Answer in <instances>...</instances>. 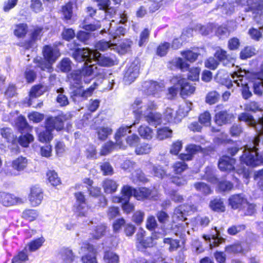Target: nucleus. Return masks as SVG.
<instances>
[{
	"label": "nucleus",
	"mask_w": 263,
	"mask_h": 263,
	"mask_svg": "<svg viewBox=\"0 0 263 263\" xmlns=\"http://www.w3.org/2000/svg\"><path fill=\"white\" fill-rule=\"evenodd\" d=\"M151 29L147 27L143 28L140 32L138 45L139 47L145 46L149 41Z\"/></svg>",
	"instance_id": "obj_33"
},
{
	"label": "nucleus",
	"mask_w": 263,
	"mask_h": 263,
	"mask_svg": "<svg viewBox=\"0 0 263 263\" xmlns=\"http://www.w3.org/2000/svg\"><path fill=\"white\" fill-rule=\"evenodd\" d=\"M238 120L239 121L247 123L249 126L253 128L255 127L256 120L254 119L253 115L250 114L247 111L240 113L238 115Z\"/></svg>",
	"instance_id": "obj_36"
},
{
	"label": "nucleus",
	"mask_w": 263,
	"mask_h": 263,
	"mask_svg": "<svg viewBox=\"0 0 263 263\" xmlns=\"http://www.w3.org/2000/svg\"><path fill=\"white\" fill-rule=\"evenodd\" d=\"M98 64L103 67H111L115 65V61L110 57L101 55L100 53H95Z\"/></svg>",
	"instance_id": "obj_31"
},
{
	"label": "nucleus",
	"mask_w": 263,
	"mask_h": 263,
	"mask_svg": "<svg viewBox=\"0 0 263 263\" xmlns=\"http://www.w3.org/2000/svg\"><path fill=\"white\" fill-rule=\"evenodd\" d=\"M178 206L183 211L184 213H185L187 215L191 214V213H193L195 212H197L198 210V207L197 205L194 204H189L187 203H185L183 204H181Z\"/></svg>",
	"instance_id": "obj_57"
},
{
	"label": "nucleus",
	"mask_w": 263,
	"mask_h": 263,
	"mask_svg": "<svg viewBox=\"0 0 263 263\" xmlns=\"http://www.w3.org/2000/svg\"><path fill=\"white\" fill-rule=\"evenodd\" d=\"M28 255L24 250L21 251L13 256L12 259V263H26L28 260Z\"/></svg>",
	"instance_id": "obj_55"
},
{
	"label": "nucleus",
	"mask_w": 263,
	"mask_h": 263,
	"mask_svg": "<svg viewBox=\"0 0 263 263\" xmlns=\"http://www.w3.org/2000/svg\"><path fill=\"white\" fill-rule=\"evenodd\" d=\"M18 143L24 147H27L29 144L33 142L34 137L32 135L27 133L25 135H20L17 138Z\"/></svg>",
	"instance_id": "obj_47"
},
{
	"label": "nucleus",
	"mask_w": 263,
	"mask_h": 263,
	"mask_svg": "<svg viewBox=\"0 0 263 263\" xmlns=\"http://www.w3.org/2000/svg\"><path fill=\"white\" fill-rule=\"evenodd\" d=\"M171 82L176 86H180V94L182 98H185L193 94L196 88L187 82L181 75H176L172 77Z\"/></svg>",
	"instance_id": "obj_10"
},
{
	"label": "nucleus",
	"mask_w": 263,
	"mask_h": 263,
	"mask_svg": "<svg viewBox=\"0 0 263 263\" xmlns=\"http://www.w3.org/2000/svg\"><path fill=\"white\" fill-rule=\"evenodd\" d=\"M161 85L158 82L152 80L149 81L147 87V92L151 95H154L158 91H161Z\"/></svg>",
	"instance_id": "obj_54"
},
{
	"label": "nucleus",
	"mask_w": 263,
	"mask_h": 263,
	"mask_svg": "<svg viewBox=\"0 0 263 263\" xmlns=\"http://www.w3.org/2000/svg\"><path fill=\"white\" fill-rule=\"evenodd\" d=\"M46 90L44 89V86L41 84L33 85L30 91L29 96L32 98H35L43 95Z\"/></svg>",
	"instance_id": "obj_44"
},
{
	"label": "nucleus",
	"mask_w": 263,
	"mask_h": 263,
	"mask_svg": "<svg viewBox=\"0 0 263 263\" xmlns=\"http://www.w3.org/2000/svg\"><path fill=\"white\" fill-rule=\"evenodd\" d=\"M214 117L215 123L218 126L231 124L234 120L235 116L232 113L224 108L222 104L216 105Z\"/></svg>",
	"instance_id": "obj_9"
},
{
	"label": "nucleus",
	"mask_w": 263,
	"mask_h": 263,
	"mask_svg": "<svg viewBox=\"0 0 263 263\" xmlns=\"http://www.w3.org/2000/svg\"><path fill=\"white\" fill-rule=\"evenodd\" d=\"M39 216V213L37 210L26 208L23 211L21 217L22 219L30 222L36 220Z\"/></svg>",
	"instance_id": "obj_29"
},
{
	"label": "nucleus",
	"mask_w": 263,
	"mask_h": 263,
	"mask_svg": "<svg viewBox=\"0 0 263 263\" xmlns=\"http://www.w3.org/2000/svg\"><path fill=\"white\" fill-rule=\"evenodd\" d=\"M112 129L108 127H99L97 129V134L99 139L103 141L106 139L108 136L110 135Z\"/></svg>",
	"instance_id": "obj_62"
},
{
	"label": "nucleus",
	"mask_w": 263,
	"mask_h": 263,
	"mask_svg": "<svg viewBox=\"0 0 263 263\" xmlns=\"http://www.w3.org/2000/svg\"><path fill=\"white\" fill-rule=\"evenodd\" d=\"M216 170L211 166H207L204 169V174L202 179L212 184H216L218 182V178L215 173Z\"/></svg>",
	"instance_id": "obj_26"
},
{
	"label": "nucleus",
	"mask_w": 263,
	"mask_h": 263,
	"mask_svg": "<svg viewBox=\"0 0 263 263\" xmlns=\"http://www.w3.org/2000/svg\"><path fill=\"white\" fill-rule=\"evenodd\" d=\"M97 69V67L95 65H87V63L85 62L84 66L79 70L81 73L82 76L88 77L91 76L95 70Z\"/></svg>",
	"instance_id": "obj_56"
},
{
	"label": "nucleus",
	"mask_w": 263,
	"mask_h": 263,
	"mask_svg": "<svg viewBox=\"0 0 263 263\" xmlns=\"http://www.w3.org/2000/svg\"><path fill=\"white\" fill-rule=\"evenodd\" d=\"M44 198V191L38 184L32 185L30 188L28 198L30 205L33 207L39 206Z\"/></svg>",
	"instance_id": "obj_13"
},
{
	"label": "nucleus",
	"mask_w": 263,
	"mask_h": 263,
	"mask_svg": "<svg viewBox=\"0 0 263 263\" xmlns=\"http://www.w3.org/2000/svg\"><path fill=\"white\" fill-rule=\"evenodd\" d=\"M103 259L106 263H119V256L111 250H106L104 252Z\"/></svg>",
	"instance_id": "obj_41"
},
{
	"label": "nucleus",
	"mask_w": 263,
	"mask_h": 263,
	"mask_svg": "<svg viewBox=\"0 0 263 263\" xmlns=\"http://www.w3.org/2000/svg\"><path fill=\"white\" fill-rule=\"evenodd\" d=\"M33 63L36 64L35 68H38L42 71L47 70L48 71H51L52 67V65L47 60L42 58H36L33 59Z\"/></svg>",
	"instance_id": "obj_34"
},
{
	"label": "nucleus",
	"mask_w": 263,
	"mask_h": 263,
	"mask_svg": "<svg viewBox=\"0 0 263 263\" xmlns=\"http://www.w3.org/2000/svg\"><path fill=\"white\" fill-rule=\"evenodd\" d=\"M216 184H217L218 191L222 193L230 192L234 187V183L232 182L227 180H218Z\"/></svg>",
	"instance_id": "obj_38"
},
{
	"label": "nucleus",
	"mask_w": 263,
	"mask_h": 263,
	"mask_svg": "<svg viewBox=\"0 0 263 263\" xmlns=\"http://www.w3.org/2000/svg\"><path fill=\"white\" fill-rule=\"evenodd\" d=\"M209 207L212 211L219 213H224L226 210L223 199L220 197H216L211 200Z\"/></svg>",
	"instance_id": "obj_22"
},
{
	"label": "nucleus",
	"mask_w": 263,
	"mask_h": 263,
	"mask_svg": "<svg viewBox=\"0 0 263 263\" xmlns=\"http://www.w3.org/2000/svg\"><path fill=\"white\" fill-rule=\"evenodd\" d=\"M220 95L216 91H211L208 93L205 97V102L210 105H213L217 102Z\"/></svg>",
	"instance_id": "obj_60"
},
{
	"label": "nucleus",
	"mask_w": 263,
	"mask_h": 263,
	"mask_svg": "<svg viewBox=\"0 0 263 263\" xmlns=\"http://www.w3.org/2000/svg\"><path fill=\"white\" fill-rule=\"evenodd\" d=\"M228 203L234 210L241 211L247 206V215H252L255 212V205L250 203L245 195L242 193L231 195L228 199Z\"/></svg>",
	"instance_id": "obj_3"
},
{
	"label": "nucleus",
	"mask_w": 263,
	"mask_h": 263,
	"mask_svg": "<svg viewBox=\"0 0 263 263\" xmlns=\"http://www.w3.org/2000/svg\"><path fill=\"white\" fill-rule=\"evenodd\" d=\"M236 160L227 155H223L220 157L217 166L219 170L222 172L231 173L235 171V164Z\"/></svg>",
	"instance_id": "obj_14"
},
{
	"label": "nucleus",
	"mask_w": 263,
	"mask_h": 263,
	"mask_svg": "<svg viewBox=\"0 0 263 263\" xmlns=\"http://www.w3.org/2000/svg\"><path fill=\"white\" fill-rule=\"evenodd\" d=\"M13 30L14 35L18 39L24 38L28 32V26L26 23H19L15 25Z\"/></svg>",
	"instance_id": "obj_32"
},
{
	"label": "nucleus",
	"mask_w": 263,
	"mask_h": 263,
	"mask_svg": "<svg viewBox=\"0 0 263 263\" xmlns=\"http://www.w3.org/2000/svg\"><path fill=\"white\" fill-rule=\"evenodd\" d=\"M53 130L45 125V129L37 132V140L43 143H48L53 138Z\"/></svg>",
	"instance_id": "obj_25"
},
{
	"label": "nucleus",
	"mask_w": 263,
	"mask_h": 263,
	"mask_svg": "<svg viewBox=\"0 0 263 263\" xmlns=\"http://www.w3.org/2000/svg\"><path fill=\"white\" fill-rule=\"evenodd\" d=\"M47 181L53 186H57L62 183L61 178L54 170H48L46 172Z\"/></svg>",
	"instance_id": "obj_35"
},
{
	"label": "nucleus",
	"mask_w": 263,
	"mask_h": 263,
	"mask_svg": "<svg viewBox=\"0 0 263 263\" xmlns=\"http://www.w3.org/2000/svg\"><path fill=\"white\" fill-rule=\"evenodd\" d=\"M0 203L4 206H11L18 204H23L24 203V200L13 194L0 192Z\"/></svg>",
	"instance_id": "obj_17"
},
{
	"label": "nucleus",
	"mask_w": 263,
	"mask_h": 263,
	"mask_svg": "<svg viewBox=\"0 0 263 263\" xmlns=\"http://www.w3.org/2000/svg\"><path fill=\"white\" fill-rule=\"evenodd\" d=\"M198 49V47H192L191 49H185L181 51L180 54L184 60L190 63H194L198 59L200 55L199 52H194V49Z\"/></svg>",
	"instance_id": "obj_28"
},
{
	"label": "nucleus",
	"mask_w": 263,
	"mask_h": 263,
	"mask_svg": "<svg viewBox=\"0 0 263 263\" xmlns=\"http://www.w3.org/2000/svg\"><path fill=\"white\" fill-rule=\"evenodd\" d=\"M42 55L44 59L53 65L61 56V52L58 48L51 45H45L42 48Z\"/></svg>",
	"instance_id": "obj_16"
},
{
	"label": "nucleus",
	"mask_w": 263,
	"mask_h": 263,
	"mask_svg": "<svg viewBox=\"0 0 263 263\" xmlns=\"http://www.w3.org/2000/svg\"><path fill=\"white\" fill-rule=\"evenodd\" d=\"M204 64L205 68L212 70H215L219 65L218 61L214 55L206 58L204 60Z\"/></svg>",
	"instance_id": "obj_51"
},
{
	"label": "nucleus",
	"mask_w": 263,
	"mask_h": 263,
	"mask_svg": "<svg viewBox=\"0 0 263 263\" xmlns=\"http://www.w3.org/2000/svg\"><path fill=\"white\" fill-rule=\"evenodd\" d=\"M163 242L164 243L169 245L168 250L173 252L176 250L180 247V240L179 239H174L172 238H165Z\"/></svg>",
	"instance_id": "obj_53"
},
{
	"label": "nucleus",
	"mask_w": 263,
	"mask_h": 263,
	"mask_svg": "<svg viewBox=\"0 0 263 263\" xmlns=\"http://www.w3.org/2000/svg\"><path fill=\"white\" fill-rule=\"evenodd\" d=\"M144 215V212L141 210H137L133 213L132 220L137 225H141L143 221Z\"/></svg>",
	"instance_id": "obj_63"
},
{
	"label": "nucleus",
	"mask_w": 263,
	"mask_h": 263,
	"mask_svg": "<svg viewBox=\"0 0 263 263\" xmlns=\"http://www.w3.org/2000/svg\"><path fill=\"white\" fill-rule=\"evenodd\" d=\"M116 146H117L116 142H114L111 141H108L102 146L100 152V155L106 156L109 154L115 148Z\"/></svg>",
	"instance_id": "obj_52"
},
{
	"label": "nucleus",
	"mask_w": 263,
	"mask_h": 263,
	"mask_svg": "<svg viewBox=\"0 0 263 263\" xmlns=\"http://www.w3.org/2000/svg\"><path fill=\"white\" fill-rule=\"evenodd\" d=\"M15 125L18 132L22 134L28 132L31 129L26 118L23 115H20L16 118Z\"/></svg>",
	"instance_id": "obj_30"
},
{
	"label": "nucleus",
	"mask_w": 263,
	"mask_h": 263,
	"mask_svg": "<svg viewBox=\"0 0 263 263\" xmlns=\"http://www.w3.org/2000/svg\"><path fill=\"white\" fill-rule=\"evenodd\" d=\"M196 190L203 195H208L212 193V190L209 185L203 182H197L194 184Z\"/></svg>",
	"instance_id": "obj_37"
},
{
	"label": "nucleus",
	"mask_w": 263,
	"mask_h": 263,
	"mask_svg": "<svg viewBox=\"0 0 263 263\" xmlns=\"http://www.w3.org/2000/svg\"><path fill=\"white\" fill-rule=\"evenodd\" d=\"M109 231V228L105 223H100L92 227L90 233L89 240H98L105 236Z\"/></svg>",
	"instance_id": "obj_20"
},
{
	"label": "nucleus",
	"mask_w": 263,
	"mask_h": 263,
	"mask_svg": "<svg viewBox=\"0 0 263 263\" xmlns=\"http://www.w3.org/2000/svg\"><path fill=\"white\" fill-rule=\"evenodd\" d=\"M45 242V239L41 237L30 241L28 244V249L30 252H34L39 249Z\"/></svg>",
	"instance_id": "obj_48"
},
{
	"label": "nucleus",
	"mask_w": 263,
	"mask_h": 263,
	"mask_svg": "<svg viewBox=\"0 0 263 263\" xmlns=\"http://www.w3.org/2000/svg\"><path fill=\"white\" fill-rule=\"evenodd\" d=\"M244 107L245 111L247 112H256L263 110L259 103L254 100L250 101L245 103Z\"/></svg>",
	"instance_id": "obj_39"
},
{
	"label": "nucleus",
	"mask_w": 263,
	"mask_h": 263,
	"mask_svg": "<svg viewBox=\"0 0 263 263\" xmlns=\"http://www.w3.org/2000/svg\"><path fill=\"white\" fill-rule=\"evenodd\" d=\"M259 80V81L254 82L253 89L254 94L260 97L263 95V79Z\"/></svg>",
	"instance_id": "obj_64"
},
{
	"label": "nucleus",
	"mask_w": 263,
	"mask_h": 263,
	"mask_svg": "<svg viewBox=\"0 0 263 263\" xmlns=\"http://www.w3.org/2000/svg\"><path fill=\"white\" fill-rule=\"evenodd\" d=\"M71 60L68 58H63L59 64V68L63 72H69L71 70Z\"/></svg>",
	"instance_id": "obj_49"
},
{
	"label": "nucleus",
	"mask_w": 263,
	"mask_h": 263,
	"mask_svg": "<svg viewBox=\"0 0 263 263\" xmlns=\"http://www.w3.org/2000/svg\"><path fill=\"white\" fill-rule=\"evenodd\" d=\"M120 194L121 196H115L112 197V202L114 203H121V207L124 213L126 215L130 214L135 210V205L130 202L131 197L121 189Z\"/></svg>",
	"instance_id": "obj_11"
},
{
	"label": "nucleus",
	"mask_w": 263,
	"mask_h": 263,
	"mask_svg": "<svg viewBox=\"0 0 263 263\" xmlns=\"http://www.w3.org/2000/svg\"><path fill=\"white\" fill-rule=\"evenodd\" d=\"M236 3L246 6L245 12H251L255 18L260 17L263 13V0H236Z\"/></svg>",
	"instance_id": "obj_8"
},
{
	"label": "nucleus",
	"mask_w": 263,
	"mask_h": 263,
	"mask_svg": "<svg viewBox=\"0 0 263 263\" xmlns=\"http://www.w3.org/2000/svg\"><path fill=\"white\" fill-rule=\"evenodd\" d=\"M146 232L143 228H139L136 234V247L138 250L145 251L147 248H153L156 245L152 243L151 238L146 237Z\"/></svg>",
	"instance_id": "obj_12"
},
{
	"label": "nucleus",
	"mask_w": 263,
	"mask_h": 263,
	"mask_svg": "<svg viewBox=\"0 0 263 263\" xmlns=\"http://www.w3.org/2000/svg\"><path fill=\"white\" fill-rule=\"evenodd\" d=\"M72 6V3L69 1L65 3L61 7L62 19L65 23H67L72 18L73 15Z\"/></svg>",
	"instance_id": "obj_27"
},
{
	"label": "nucleus",
	"mask_w": 263,
	"mask_h": 263,
	"mask_svg": "<svg viewBox=\"0 0 263 263\" xmlns=\"http://www.w3.org/2000/svg\"><path fill=\"white\" fill-rule=\"evenodd\" d=\"M96 55L92 51L88 48H77L74 49L72 53V57L74 60L78 62L85 61V62H91L94 59Z\"/></svg>",
	"instance_id": "obj_15"
},
{
	"label": "nucleus",
	"mask_w": 263,
	"mask_h": 263,
	"mask_svg": "<svg viewBox=\"0 0 263 263\" xmlns=\"http://www.w3.org/2000/svg\"><path fill=\"white\" fill-rule=\"evenodd\" d=\"M28 165V160L26 157L20 156L12 160L11 164L7 165L2 171L6 176H15L24 171Z\"/></svg>",
	"instance_id": "obj_6"
},
{
	"label": "nucleus",
	"mask_w": 263,
	"mask_h": 263,
	"mask_svg": "<svg viewBox=\"0 0 263 263\" xmlns=\"http://www.w3.org/2000/svg\"><path fill=\"white\" fill-rule=\"evenodd\" d=\"M139 135L143 139H151L153 135L152 129L145 125H140L138 129Z\"/></svg>",
	"instance_id": "obj_43"
},
{
	"label": "nucleus",
	"mask_w": 263,
	"mask_h": 263,
	"mask_svg": "<svg viewBox=\"0 0 263 263\" xmlns=\"http://www.w3.org/2000/svg\"><path fill=\"white\" fill-rule=\"evenodd\" d=\"M74 197L76 199L75 208L78 212H82L87 206V200L84 193L82 191L75 192Z\"/></svg>",
	"instance_id": "obj_23"
},
{
	"label": "nucleus",
	"mask_w": 263,
	"mask_h": 263,
	"mask_svg": "<svg viewBox=\"0 0 263 263\" xmlns=\"http://www.w3.org/2000/svg\"><path fill=\"white\" fill-rule=\"evenodd\" d=\"M121 188L129 197H133L136 200L143 202L150 200L152 196V190L145 186L134 187L130 185H123Z\"/></svg>",
	"instance_id": "obj_4"
},
{
	"label": "nucleus",
	"mask_w": 263,
	"mask_h": 263,
	"mask_svg": "<svg viewBox=\"0 0 263 263\" xmlns=\"http://www.w3.org/2000/svg\"><path fill=\"white\" fill-rule=\"evenodd\" d=\"M127 129V127H121L117 130L115 134L114 138L116 141V144L120 148H124V145L121 138L126 135Z\"/></svg>",
	"instance_id": "obj_40"
},
{
	"label": "nucleus",
	"mask_w": 263,
	"mask_h": 263,
	"mask_svg": "<svg viewBox=\"0 0 263 263\" xmlns=\"http://www.w3.org/2000/svg\"><path fill=\"white\" fill-rule=\"evenodd\" d=\"M243 132L242 126L240 124H233L230 128L229 133L232 137H239Z\"/></svg>",
	"instance_id": "obj_58"
},
{
	"label": "nucleus",
	"mask_w": 263,
	"mask_h": 263,
	"mask_svg": "<svg viewBox=\"0 0 263 263\" xmlns=\"http://www.w3.org/2000/svg\"><path fill=\"white\" fill-rule=\"evenodd\" d=\"M214 56L218 61V63H222L223 66L231 64L233 62V58L226 50L218 47L214 53Z\"/></svg>",
	"instance_id": "obj_21"
},
{
	"label": "nucleus",
	"mask_w": 263,
	"mask_h": 263,
	"mask_svg": "<svg viewBox=\"0 0 263 263\" xmlns=\"http://www.w3.org/2000/svg\"><path fill=\"white\" fill-rule=\"evenodd\" d=\"M101 186L106 194H112L117 191L118 184L114 179L105 178L102 182Z\"/></svg>",
	"instance_id": "obj_24"
},
{
	"label": "nucleus",
	"mask_w": 263,
	"mask_h": 263,
	"mask_svg": "<svg viewBox=\"0 0 263 263\" xmlns=\"http://www.w3.org/2000/svg\"><path fill=\"white\" fill-rule=\"evenodd\" d=\"M145 118L149 124L159 125L162 121L161 114L158 112H150L145 116Z\"/></svg>",
	"instance_id": "obj_42"
},
{
	"label": "nucleus",
	"mask_w": 263,
	"mask_h": 263,
	"mask_svg": "<svg viewBox=\"0 0 263 263\" xmlns=\"http://www.w3.org/2000/svg\"><path fill=\"white\" fill-rule=\"evenodd\" d=\"M67 78L69 83V88L72 90L70 97L73 100H75L77 98L86 100L88 97L92 96L98 86V84L94 82L90 87L85 90H83L82 83V73L79 70L71 72L67 75Z\"/></svg>",
	"instance_id": "obj_2"
},
{
	"label": "nucleus",
	"mask_w": 263,
	"mask_h": 263,
	"mask_svg": "<svg viewBox=\"0 0 263 263\" xmlns=\"http://www.w3.org/2000/svg\"><path fill=\"white\" fill-rule=\"evenodd\" d=\"M0 134L8 144V147L14 148L18 146V140L16 135L10 127H3L0 129Z\"/></svg>",
	"instance_id": "obj_19"
},
{
	"label": "nucleus",
	"mask_w": 263,
	"mask_h": 263,
	"mask_svg": "<svg viewBox=\"0 0 263 263\" xmlns=\"http://www.w3.org/2000/svg\"><path fill=\"white\" fill-rule=\"evenodd\" d=\"M171 47V44L167 42H163L158 45L156 49V53L157 55L163 57L165 56Z\"/></svg>",
	"instance_id": "obj_45"
},
{
	"label": "nucleus",
	"mask_w": 263,
	"mask_h": 263,
	"mask_svg": "<svg viewBox=\"0 0 263 263\" xmlns=\"http://www.w3.org/2000/svg\"><path fill=\"white\" fill-rule=\"evenodd\" d=\"M187 76V79L192 81H198L201 69L198 67L189 68Z\"/></svg>",
	"instance_id": "obj_50"
},
{
	"label": "nucleus",
	"mask_w": 263,
	"mask_h": 263,
	"mask_svg": "<svg viewBox=\"0 0 263 263\" xmlns=\"http://www.w3.org/2000/svg\"><path fill=\"white\" fill-rule=\"evenodd\" d=\"M44 27L36 25L32 27L29 33V38L17 43V45L25 50L33 48L38 41L41 40L44 36Z\"/></svg>",
	"instance_id": "obj_5"
},
{
	"label": "nucleus",
	"mask_w": 263,
	"mask_h": 263,
	"mask_svg": "<svg viewBox=\"0 0 263 263\" xmlns=\"http://www.w3.org/2000/svg\"><path fill=\"white\" fill-rule=\"evenodd\" d=\"M260 140L257 136L244 146L243 153L239 158L241 164L252 168L263 165V151L259 152L258 148Z\"/></svg>",
	"instance_id": "obj_1"
},
{
	"label": "nucleus",
	"mask_w": 263,
	"mask_h": 263,
	"mask_svg": "<svg viewBox=\"0 0 263 263\" xmlns=\"http://www.w3.org/2000/svg\"><path fill=\"white\" fill-rule=\"evenodd\" d=\"M139 66L134 63H131L126 68L123 77L125 84L129 85L135 81L139 74Z\"/></svg>",
	"instance_id": "obj_18"
},
{
	"label": "nucleus",
	"mask_w": 263,
	"mask_h": 263,
	"mask_svg": "<svg viewBox=\"0 0 263 263\" xmlns=\"http://www.w3.org/2000/svg\"><path fill=\"white\" fill-rule=\"evenodd\" d=\"M71 119V116L67 114L61 112L55 116H49L45 120L44 125L52 130L54 129L58 132L64 128L65 123H67Z\"/></svg>",
	"instance_id": "obj_7"
},
{
	"label": "nucleus",
	"mask_w": 263,
	"mask_h": 263,
	"mask_svg": "<svg viewBox=\"0 0 263 263\" xmlns=\"http://www.w3.org/2000/svg\"><path fill=\"white\" fill-rule=\"evenodd\" d=\"M61 255L62 259L66 263H72L75 259V255L72 251L68 248L62 249Z\"/></svg>",
	"instance_id": "obj_46"
},
{
	"label": "nucleus",
	"mask_w": 263,
	"mask_h": 263,
	"mask_svg": "<svg viewBox=\"0 0 263 263\" xmlns=\"http://www.w3.org/2000/svg\"><path fill=\"white\" fill-rule=\"evenodd\" d=\"M237 86L242 87L241 92L243 99L248 100L252 96V93L250 90V87L246 82L244 83L239 82Z\"/></svg>",
	"instance_id": "obj_59"
},
{
	"label": "nucleus",
	"mask_w": 263,
	"mask_h": 263,
	"mask_svg": "<svg viewBox=\"0 0 263 263\" xmlns=\"http://www.w3.org/2000/svg\"><path fill=\"white\" fill-rule=\"evenodd\" d=\"M172 131L167 127H163L157 129V138L160 140L172 136Z\"/></svg>",
	"instance_id": "obj_61"
}]
</instances>
